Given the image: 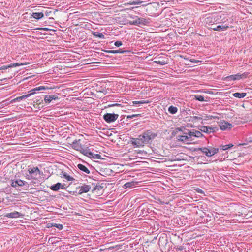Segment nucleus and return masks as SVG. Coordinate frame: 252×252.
Returning a JSON list of instances; mask_svg holds the SVG:
<instances>
[{
    "label": "nucleus",
    "mask_w": 252,
    "mask_h": 252,
    "mask_svg": "<svg viewBox=\"0 0 252 252\" xmlns=\"http://www.w3.org/2000/svg\"><path fill=\"white\" fill-rule=\"evenodd\" d=\"M119 115L114 113H107L103 116V119L108 123L115 122L118 118Z\"/></svg>",
    "instance_id": "nucleus-5"
},
{
    "label": "nucleus",
    "mask_w": 252,
    "mask_h": 252,
    "mask_svg": "<svg viewBox=\"0 0 252 252\" xmlns=\"http://www.w3.org/2000/svg\"><path fill=\"white\" fill-rule=\"evenodd\" d=\"M132 103L134 105L142 104H145V103H149V101H148V100H141V101H133Z\"/></svg>",
    "instance_id": "nucleus-35"
},
{
    "label": "nucleus",
    "mask_w": 252,
    "mask_h": 252,
    "mask_svg": "<svg viewBox=\"0 0 252 252\" xmlns=\"http://www.w3.org/2000/svg\"><path fill=\"white\" fill-rule=\"evenodd\" d=\"M178 109L176 107L173 106H170L168 108V111L170 113L172 114H174L176 113L177 112Z\"/></svg>",
    "instance_id": "nucleus-27"
},
{
    "label": "nucleus",
    "mask_w": 252,
    "mask_h": 252,
    "mask_svg": "<svg viewBox=\"0 0 252 252\" xmlns=\"http://www.w3.org/2000/svg\"><path fill=\"white\" fill-rule=\"evenodd\" d=\"M1 103H2V105L3 106L4 105H7L9 103V102H8V100H6L5 101H2L1 102Z\"/></svg>",
    "instance_id": "nucleus-55"
},
{
    "label": "nucleus",
    "mask_w": 252,
    "mask_h": 252,
    "mask_svg": "<svg viewBox=\"0 0 252 252\" xmlns=\"http://www.w3.org/2000/svg\"><path fill=\"white\" fill-rule=\"evenodd\" d=\"M193 96H194V97H193L194 99H195L199 101L203 102V101H208L207 100L208 99V97H206V99H205L204 97L202 95L195 94V95H194Z\"/></svg>",
    "instance_id": "nucleus-21"
},
{
    "label": "nucleus",
    "mask_w": 252,
    "mask_h": 252,
    "mask_svg": "<svg viewBox=\"0 0 252 252\" xmlns=\"http://www.w3.org/2000/svg\"><path fill=\"white\" fill-rule=\"evenodd\" d=\"M49 89H50V88H48L47 86H45L35 87L34 89L31 90L30 91H29V92L30 93L29 94H28L26 95H22L21 96L17 97L12 99L10 102V103H13L15 102L20 101L24 99H25V98H27L30 97L32 94H35L37 91H42V90H47Z\"/></svg>",
    "instance_id": "nucleus-2"
},
{
    "label": "nucleus",
    "mask_w": 252,
    "mask_h": 252,
    "mask_svg": "<svg viewBox=\"0 0 252 252\" xmlns=\"http://www.w3.org/2000/svg\"><path fill=\"white\" fill-rule=\"evenodd\" d=\"M190 133L191 134V135H192V137H195V130H192V131H190Z\"/></svg>",
    "instance_id": "nucleus-56"
},
{
    "label": "nucleus",
    "mask_w": 252,
    "mask_h": 252,
    "mask_svg": "<svg viewBox=\"0 0 252 252\" xmlns=\"http://www.w3.org/2000/svg\"><path fill=\"white\" fill-rule=\"evenodd\" d=\"M1 164V161L0 160V165Z\"/></svg>",
    "instance_id": "nucleus-62"
},
{
    "label": "nucleus",
    "mask_w": 252,
    "mask_h": 252,
    "mask_svg": "<svg viewBox=\"0 0 252 252\" xmlns=\"http://www.w3.org/2000/svg\"><path fill=\"white\" fill-rule=\"evenodd\" d=\"M92 34H93L94 36L96 37H98L99 38H102V39L105 38L104 35L102 33H99L98 32L92 31Z\"/></svg>",
    "instance_id": "nucleus-25"
},
{
    "label": "nucleus",
    "mask_w": 252,
    "mask_h": 252,
    "mask_svg": "<svg viewBox=\"0 0 252 252\" xmlns=\"http://www.w3.org/2000/svg\"><path fill=\"white\" fill-rule=\"evenodd\" d=\"M247 94L246 93H235L233 94V95L237 98H244L245 96H246Z\"/></svg>",
    "instance_id": "nucleus-23"
},
{
    "label": "nucleus",
    "mask_w": 252,
    "mask_h": 252,
    "mask_svg": "<svg viewBox=\"0 0 252 252\" xmlns=\"http://www.w3.org/2000/svg\"><path fill=\"white\" fill-rule=\"evenodd\" d=\"M27 63H11L9 65H8V67H16V66H19L23 65H26Z\"/></svg>",
    "instance_id": "nucleus-29"
},
{
    "label": "nucleus",
    "mask_w": 252,
    "mask_h": 252,
    "mask_svg": "<svg viewBox=\"0 0 252 252\" xmlns=\"http://www.w3.org/2000/svg\"><path fill=\"white\" fill-rule=\"evenodd\" d=\"M202 192L201 189H199L198 190V192Z\"/></svg>",
    "instance_id": "nucleus-60"
},
{
    "label": "nucleus",
    "mask_w": 252,
    "mask_h": 252,
    "mask_svg": "<svg viewBox=\"0 0 252 252\" xmlns=\"http://www.w3.org/2000/svg\"><path fill=\"white\" fill-rule=\"evenodd\" d=\"M103 51L107 53H112V54H117V53H124L127 52L126 50H123L122 49H118L116 50H102Z\"/></svg>",
    "instance_id": "nucleus-14"
},
{
    "label": "nucleus",
    "mask_w": 252,
    "mask_h": 252,
    "mask_svg": "<svg viewBox=\"0 0 252 252\" xmlns=\"http://www.w3.org/2000/svg\"><path fill=\"white\" fill-rule=\"evenodd\" d=\"M182 131L181 128H180V127L176 128L174 130H173L171 134L173 136H175L177 135V134L178 133V132L179 131Z\"/></svg>",
    "instance_id": "nucleus-37"
},
{
    "label": "nucleus",
    "mask_w": 252,
    "mask_h": 252,
    "mask_svg": "<svg viewBox=\"0 0 252 252\" xmlns=\"http://www.w3.org/2000/svg\"><path fill=\"white\" fill-rule=\"evenodd\" d=\"M137 184H138L137 182H134V181L128 182L125 183L123 187L125 189H126L128 188H133V187H135V186Z\"/></svg>",
    "instance_id": "nucleus-16"
},
{
    "label": "nucleus",
    "mask_w": 252,
    "mask_h": 252,
    "mask_svg": "<svg viewBox=\"0 0 252 252\" xmlns=\"http://www.w3.org/2000/svg\"><path fill=\"white\" fill-rule=\"evenodd\" d=\"M199 129L203 132L206 133L207 134H210L211 133H214L218 130L217 127L215 126H199Z\"/></svg>",
    "instance_id": "nucleus-6"
},
{
    "label": "nucleus",
    "mask_w": 252,
    "mask_h": 252,
    "mask_svg": "<svg viewBox=\"0 0 252 252\" xmlns=\"http://www.w3.org/2000/svg\"><path fill=\"white\" fill-rule=\"evenodd\" d=\"M27 184V182H26L25 181L21 180L20 179H19V180H15L14 181H13L11 184V186L15 188L17 186L22 187Z\"/></svg>",
    "instance_id": "nucleus-11"
},
{
    "label": "nucleus",
    "mask_w": 252,
    "mask_h": 252,
    "mask_svg": "<svg viewBox=\"0 0 252 252\" xmlns=\"http://www.w3.org/2000/svg\"><path fill=\"white\" fill-rule=\"evenodd\" d=\"M34 103H35L36 105H37L39 106L41 105V107H43V105H42L43 104V100L39 99L38 97L35 98V100L34 101Z\"/></svg>",
    "instance_id": "nucleus-30"
},
{
    "label": "nucleus",
    "mask_w": 252,
    "mask_h": 252,
    "mask_svg": "<svg viewBox=\"0 0 252 252\" xmlns=\"http://www.w3.org/2000/svg\"><path fill=\"white\" fill-rule=\"evenodd\" d=\"M79 152L84 155L86 156L89 158L91 157V156H93V153L89 151L87 149H83L82 148L81 150H80Z\"/></svg>",
    "instance_id": "nucleus-17"
},
{
    "label": "nucleus",
    "mask_w": 252,
    "mask_h": 252,
    "mask_svg": "<svg viewBox=\"0 0 252 252\" xmlns=\"http://www.w3.org/2000/svg\"><path fill=\"white\" fill-rule=\"evenodd\" d=\"M228 19L224 14H212L207 17L204 20L205 26L210 29L213 25L217 24H224L228 21Z\"/></svg>",
    "instance_id": "nucleus-1"
},
{
    "label": "nucleus",
    "mask_w": 252,
    "mask_h": 252,
    "mask_svg": "<svg viewBox=\"0 0 252 252\" xmlns=\"http://www.w3.org/2000/svg\"><path fill=\"white\" fill-rule=\"evenodd\" d=\"M28 172L29 174H31V175H33L35 177H37V176L38 175L36 174V173L34 171L32 167H30L29 166V168L28 169Z\"/></svg>",
    "instance_id": "nucleus-31"
},
{
    "label": "nucleus",
    "mask_w": 252,
    "mask_h": 252,
    "mask_svg": "<svg viewBox=\"0 0 252 252\" xmlns=\"http://www.w3.org/2000/svg\"><path fill=\"white\" fill-rule=\"evenodd\" d=\"M103 188V186L100 185H96L92 189V192L96 190H100Z\"/></svg>",
    "instance_id": "nucleus-41"
},
{
    "label": "nucleus",
    "mask_w": 252,
    "mask_h": 252,
    "mask_svg": "<svg viewBox=\"0 0 252 252\" xmlns=\"http://www.w3.org/2000/svg\"><path fill=\"white\" fill-rule=\"evenodd\" d=\"M58 96L57 94L46 95L44 96V101L46 103H50L52 100L58 99Z\"/></svg>",
    "instance_id": "nucleus-9"
},
{
    "label": "nucleus",
    "mask_w": 252,
    "mask_h": 252,
    "mask_svg": "<svg viewBox=\"0 0 252 252\" xmlns=\"http://www.w3.org/2000/svg\"><path fill=\"white\" fill-rule=\"evenodd\" d=\"M215 27L214 25L213 26V28H215Z\"/></svg>",
    "instance_id": "nucleus-63"
},
{
    "label": "nucleus",
    "mask_w": 252,
    "mask_h": 252,
    "mask_svg": "<svg viewBox=\"0 0 252 252\" xmlns=\"http://www.w3.org/2000/svg\"><path fill=\"white\" fill-rule=\"evenodd\" d=\"M145 144H151L152 140L157 136V134L151 130H146L141 135Z\"/></svg>",
    "instance_id": "nucleus-3"
},
{
    "label": "nucleus",
    "mask_w": 252,
    "mask_h": 252,
    "mask_svg": "<svg viewBox=\"0 0 252 252\" xmlns=\"http://www.w3.org/2000/svg\"><path fill=\"white\" fill-rule=\"evenodd\" d=\"M140 22V26L141 25H146L149 23V22L148 20L143 18H139Z\"/></svg>",
    "instance_id": "nucleus-33"
},
{
    "label": "nucleus",
    "mask_w": 252,
    "mask_h": 252,
    "mask_svg": "<svg viewBox=\"0 0 252 252\" xmlns=\"http://www.w3.org/2000/svg\"><path fill=\"white\" fill-rule=\"evenodd\" d=\"M128 23L130 25H133L136 26H140V22L139 20V18L137 17V19L133 21H130L128 22Z\"/></svg>",
    "instance_id": "nucleus-28"
},
{
    "label": "nucleus",
    "mask_w": 252,
    "mask_h": 252,
    "mask_svg": "<svg viewBox=\"0 0 252 252\" xmlns=\"http://www.w3.org/2000/svg\"><path fill=\"white\" fill-rule=\"evenodd\" d=\"M134 3H135V5H139V4H142L143 2L142 1H141V0H134Z\"/></svg>",
    "instance_id": "nucleus-51"
},
{
    "label": "nucleus",
    "mask_w": 252,
    "mask_h": 252,
    "mask_svg": "<svg viewBox=\"0 0 252 252\" xmlns=\"http://www.w3.org/2000/svg\"><path fill=\"white\" fill-rule=\"evenodd\" d=\"M54 227L58 228L59 230H62L63 228V226L62 224H57L56 223H54Z\"/></svg>",
    "instance_id": "nucleus-43"
},
{
    "label": "nucleus",
    "mask_w": 252,
    "mask_h": 252,
    "mask_svg": "<svg viewBox=\"0 0 252 252\" xmlns=\"http://www.w3.org/2000/svg\"><path fill=\"white\" fill-rule=\"evenodd\" d=\"M71 146L73 149L78 151H80V150H81V149L82 148V145L80 143V139L75 140L74 141H73L72 144H71Z\"/></svg>",
    "instance_id": "nucleus-8"
},
{
    "label": "nucleus",
    "mask_w": 252,
    "mask_h": 252,
    "mask_svg": "<svg viewBox=\"0 0 252 252\" xmlns=\"http://www.w3.org/2000/svg\"><path fill=\"white\" fill-rule=\"evenodd\" d=\"M226 79L227 81L240 80L239 74L228 76L226 78Z\"/></svg>",
    "instance_id": "nucleus-20"
},
{
    "label": "nucleus",
    "mask_w": 252,
    "mask_h": 252,
    "mask_svg": "<svg viewBox=\"0 0 252 252\" xmlns=\"http://www.w3.org/2000/svg\"><path fill=\"white\" fill-rule=\"evenodd\" d=\"M32 168L33 169V170H34V171L36 173V174L37 175H40L43 174V172H41L37 167H32Z\"/></svg>",
    "instance_id": "nucleus-40"
},
{
    "label": "nucleus",
    "mask_w": 252,
    "mask_h": 252,
    "mask_svg": "<svg viewBox=\"0 0 252 252\" xmlns=\"http://www.w3.org/2000/svg\"><path fill=\"white\" fill-rule=\"evenodd\" d=\"M54 222L49 223L47 224V228L52 227H54Z\"/></svg>",
    "instance_id": "nucleus-53"
},
{
    "label": "nucleus",
    "mask_w": 252,
    "mask_h": 252,
    "mask_svg": "<svg viewBox=\"0 0 252 252\" xmlns=\"http://www.w3.org/2000/svg\"><path fill=\"white\" fill-rule=\"evenodd\" d=\"M23 215L20 213V212H18L17 211H15L13 212L7 213L5 216L9 218H18L20 216H23Z\"/></svg>",
    "instance_id": "nucleus-13"
},
{
    "label": "nucleus",
    "mask_w": 252,
    "mask_h": 252,
    "mask_svg": "<svg viewBox=\"0 0 252 252\" xmlns=\"http://www.w3.org/2000/svg\"><path fill=\"white\" fill-rule=\"evenodd\" d=\"M233 146L232 144H229L228 145H221L220 146V149L222 150H226Z\"/></svg>",
    "instance_id": "nucleus-32"
},
{
    "label": "nucleus",
    "mask_w": 252,
    "mask_h": 252,
    "mask_svg": "<svg viewBox=\"0 0 252 252\" xmlns=\"http://www.w3.org/2000/svg\"><path fill=\"white\" fill-rule=\"evenodd\" d=\"M198 150H200L202 153H204L205 155L207 156V157H209V154H210V152L209 150V148L206 147L199 148Z\"/></svg>",
    "instance_id": "nucleus-24"
},
{
    "label": "nucleus",
    "mask_w": 252,
    "mask_h": 252,
    "mask_svg": "<svg viewBox=\"0 0 252 252\" xmlns=\"http://www.w3.org/2000/svg\"><path fill=\"white\" fill-rule=\"evenodd\" d=\"M249 74V72H244L242 74H239L240 80L245 79V78H247Z\"/></svg>",
    "instance_id": "nucleus-38"
},
{
    "label": "nucleus",
    "mask_w": 252,
    "mask_h": 252,
    "mask_svg": "<svg viewBox=\"0 0 252 252\" xmlns=\"http://www.w3.org/2000/svg\"><path fill=\"white\" fill-rule=\"evenodd\" d=\"M177 139L178 141L183 142V143H186L187 144L190 143L189 142V137L188 138L186 135H178L177 137Z\"/></svg>",
    "instance_id": "nucleus-15"
},
{
    "label": "nucleus",
    "mask_w": 252,
    "mask_h": 252,
    "mask_svg": "<svg viewBox=\"0 0 252 252\" xmlns=\"http://www.w3.org/2000/svg\"><path fill=\"white\" fill-rule=\"evenodd\" d=\"M32 17L37 20H39L44 17V14L42 12H33Z\"/></svg>",
    "instance_id": "nucleus-19"
},
{
    "label": "nucleus",
    "mask_w": 252,
    "mask_h": 252,
    "mask_svg": "<svg viewBox=\"0 0 252 252\" xmlns=\"http://www.w3.org/2000/svg\"><path fill=\"white\" fill-rule=\"evenodd\" d=\"M128 17H129L130 18H137L138 17L137 16H132L131 15H128Z\"/></svg>",
    "instance_id": "nucleus-57"
},
{
    "label": "nucleus",
    "mask_w": 252,
    "mask_h": 252,
    "mask_svg": "<svg viewBox=\"0 0 252 252\" xmlns=\"http://www.w3.org/2000/svg\"><path fill=\"white\" fill-rule=\"evenodd\" d=\"M140 8V6L132 7L131 8H126V9H125V10H132V9H133L134 8L137 9V8Z\"/></svg>",
    "instance_id": "nucleus-50"
},
{
    "label": "nucleus",
    "mask_w": 252,
    "mask_h": 252,
    "mask_svg": "<svg viewBox=\"0 0 252 252\" xmlns=\"http://www.w3.org/2000/svg\"><path fill=\"white\" fill-rule=\"evenodd\" d=\"M60 189H65V188L64 187V185H62L61 184V187H60Z\"/></svg>",
    "instance_id": "nucleus-58"
},
{
    "label": "nucleus",
    "mask_w": 252,
    "mask_h": 252,
    "mask_svg": "<svg viewBox=\"0 0 252 252\" xmlns=\"http://www.w3.org/2000/svg\"><path fill=\"white\" fill-rule=\"evenodd\" d=\"M192 118L194 121L200 120L202 119V117L196 116H193Z\"/></svg>",
    "instance_id": "nucleus-49"
},
{
    "label": "nucleus",
    "mask_w": 252,
    "mask_h": 252,
    "mask_svg": "<svg viewBox=\"0 0 252 252\" xmlns=\"http://www.w3.org/2000/svg\"><path fill=\"white\" fill-rule=\"evenodd\" d=\"M246 145V143H243V144H239V145Z\"/></svg>",
    "instance_id": "nucleus-61"
},
{
    "label": "nucleus",
    "mask_w": 252,
    "mask_h": 252,
    "mask_svg": "<svg viewBox=\"0 0 252 252\" xmlns=\"http://www.w3.org/2000/svg\"><path fill=\"white\" fill-rule=\"evenodd\" d=\"M154 62L156 63L157 64H160L161 65H165L167 63V61H165L164 60H158V61H155Z\"/></svg>",
    "instance_id": "nucleus-36"
},
{
    "label": "nucleus",
    "mask_w": 252,
    "mask_h": 252,
    "mask_svg": "<svg viewBox=\"0 0 252 252\" xmlns=\"http://www.w3.org/2000/svg\"><path fill=\"white\" fill-rule=\"evenodd\" d=\"M123 43L121 41H117L114 43V45L117 47H120L122 45Z\"/></svg>",
    "instance_id": "nucleus-47"
},
{
    "label": "nucleus",
    "mask_w": 252,
    "mask_h": 252,
    "mask_svg": "<svg viewBox=\"0 0 252 252\" xmlns=\"http://www.w3.org/2000/svg\"><path fill=\"white\" fill-rule=\"evenodd\" d=\"M80 190L79 191V194H81L83 193L88 192L91 189V186L88 185H83L82 186L79 187Z\"/></svg>",
    "instance_id": "nucleus-12"
},
{
    "label": "nucleus",
    "mask_w": 252,
    "mask_h": 252,
    "mask_svg": "<svg viewBox=\"0 0 252 252\" xmlns=\"http://www.w3.org/2000/svg\"><path fill=\"white\" fill-rule=\"evenodd\" d=\"M8 65L3 66L0 67V70H6L9 68V67H8Z\"/></svg>",
    "instance_id": "nucleus-52"
},
{
    "label": "nucleus",
    "mask_w": 252,
    "mask_h": 252,
    "mask_svg": "<svg viewBox=\"0 0 252 252\" xmlns=\"http://www.w3.org/2000/svg\"><path fill=\"white\" fill-rule=\"evenodd\" d=\"M229 28V25L225 24V25H218L216 26L215 28L210 27V29L216 31H223L227 30Z\"/></svg>",
    "instance_id": "nucleus-10"
},
{
    "label": "nucleus",
    "mask_w": 252,
    "mask_h": 252,
    "mask_svg": "<svg viewBox=\"0 0 252 252\" xmlns=\"http://www.w3.org/2000/svg\"><path fill=\"white\" fill-rule=\"evenodd\" d=\"M77 167L80 170L86 174L90 173V170L85 165L82 164H78L77 165Z\"/></svg>",
    "instance_id": "nucleus-18"
},
{
    "label": "nucleus",
    "mask_w": 252,
    "mask_h": 252,
    "mask_svg": "<svg viewBox=\"0 0 252 252\" xmlns=\"http://www.w3.org/2000/svg\"><path fill=\"white\" fill-rule=\"evenodd\" d=\"M219 126H220V129L222 130L230 129L233 127L232 124H230V123H229L227 122H226L225 121L221 122L219 124Z\"/></svg>",
    "instance_id": "nucleus-7"
},
{
    "label": "nucleus",
    "mask_w": 252,
    "mask_h": 252,
    "mask_svg": "<svg viewBox=\"0 0 252 252\" xmlns=\"http://www.w3.org/2000/svg\"><path fill=\"white\" fill-rule=\"evenodd\" d=\"M125 6H127L128 5H135L134 1V0H131L125 3L124 4Z\"/></svg>",
    "instance_id": "nucleus-46"
},
{
    "label": "nucleus",
    "mask_w": 252,
    "mask_h": 252,
    "mask_svg": "<svg viewBox=\"0 0 252 252\" xmlns=\"http://www.w3.org/2000/svg\"><path fill=\"white\" fill-rule=\"evenodd\" d=\"M184 134H186V136H187L188 138L189 137V141H191L193 140V139L192 138L191 134L190 133V131H189V132L188 133H184Z\"/></svg>",
    "instance_id": "nucleus-39"
},
{
    "label": "nucleus",
    "mask_w": 252,
    "mask_h": 252,
    "mask_svg": "<svg viewBox=\"0 0 252 252\" xmlns=\"http://www.w3.org/2000/svg\"><path fill=\"white\" fill-rule=\"evenodd\" d=\"M92 158H95V159H101V156L99 154H94L93 153V156H91Z\"/></svg>",
    "instance_id": "nucleus-44"
},
{
    "label": "nucleus",
    "mask_w": 252,
    "mask_h": 252,
    "mask_svg": "<svg viewBox=\"0 0 252 252\" xmlns=\"http://www.w3.org/2000/svg\"><path fill=\"white\" fill-rule=\"evenodd\" d=\"M41 29H43V30H48V29L46 28H41Z\"/></svg>",
    "instance_id": "nucleus-59"
},
{
    "label": "nucleus",
    "mask_w": 252,
    "mask_h": 252,
    "mask_svg": "<svg viewBox=\"0 0 252 252\" xmlns=\"http://www.w3.org/2000/svg\"><path fill=\"white\" fill-rule=\"evenodd\" d=\"M63 175L64 178H65L67 181H73L74 180V179L70 176V175H68L66 172H64L63 174Z\"/></svg>",
    "instance_id": "nucleus-34"
},
{
    "label": "nucleus",
    "mask_w": 252,
    "mask_h": 252,
    "mask_svg": "<svg viewBox=\"0 0 252 252\" xmlns=\"http://www.w3.org/2000/svg\"><path fill=\"white\" fill-rule=\"evenodd\" d=\"M37 177H35L33 175H31V174H27L26 179L28 180H32V179H36Z\"/></svg>",
    "instance_id": "nucleus-45"
},
{
    "label": "nucleus",
    "mask_w": 252,
    "mask_h": 252,
    "mask_svg": "<svg viewBox=\"0 0 252 252\" xmlns=\"http://www.w3.org/2000/svg\"><path fill=\"white\" fill-rule=\"evenodd\" d=\"M61 187V183H57L54 185H53L50 187V189L53 191H58L60 189Z\"/></svg>",
    "instance_id": "nucleus-22"
},
{
    "label": "nucleus",
    "mask_w": 252,
    "mask_h": 252,
    "mask_svg": "<svg viewBox=\"0 0 252 252\" xmlns=\"http://www.w3.org/2000/svg\"><path fill=\"white\" fill-rule=\"evenodd\" d=\"M130 142L134 147H143L145 144L141 135H140L138 138H130Z\"/></svg>",
    "instance_id": "nucleus-4"
},
{
    "label": "nucleus",
    "mask_w": 252,
    "mask_h": 252,
    "mask_svg": "<svg viewBox=\"0 0 252 252\" xmlns=\"http://www.w3.org/2000/svg\"><path fill=\"white\" fill-rule=\"evenodd\" d=\"M195 137L197 138L202 137L203 136L201 132L200 131L198 130H195Z\"/></svg>",
    "instance_id": "nucleus-42"
},
{
    "label": "nucleus",
    "mask_w": 252,
    "mask_h": 252,
    "mask_svg": "<svg viewBox=\"0 0 252 252\" xmlns=\"http://www.w3.org/2000/svg\"><path fill=\"white\" fill-rule=\"evenodd\" d=\"M249 142H252V140H250L249 141Z\"/></svg>",
    "instance_id": "nucleus-64"
},
{
    "label": "nucleus",
    "mask_w": 252,
    "mask_h": 252,
    "mask_svg": "<svg viewBox=\"0 0 252 252\" xmlns=\"http://www.w3.org/2000/svg\"><path fill=\"white\" fill-rule=\"evenodd\" d=\"M137 116H138V115H128V116H127V119L133 118L135 117H136Z\"/></svg>",
    "instance_id": "nucleus-54"
},
{
    "label": "nucleus",
    "mask_w": 252,
    "mask_h": 252,
    "mask_svg": "<svg viewBox=\"0 0 252 252\" xmlns=\"http://www.w3.org/2000/svg\"><path fill=\"white\" fill-rule=\"evenodd\" d=\"M209 150L210 152L209 154V157L214 155L215 154L217 153L219 151L218 148H216L214 147H210L209 148Z\"/></svg>",
    "instance_id": "nucleus-26"
},
{
    "label": "nucleus",
    "mask_w": 252,
    "mask_h": 252,
    "mask_svg": "<svg viewBox=\"0 0 252 252\" xmlns=\"http://www.w3.org/2000/svg\"><path fill=\"white\" fill-rule=\"evenodd\" d=\"M121 104L118 103H114L112 104H109L108 105V107H114V106H121Z\"/></svg>",
    "instance_id": "nucleus-48"
}]
</instances>
